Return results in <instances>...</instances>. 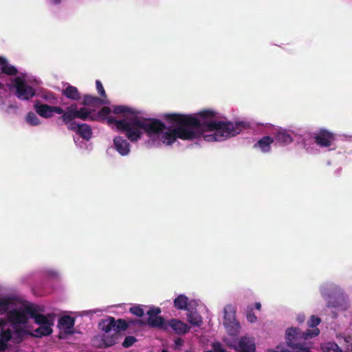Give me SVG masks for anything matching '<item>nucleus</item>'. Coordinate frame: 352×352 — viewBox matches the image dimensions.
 Wrapping results in <instances>:
<instances>
[{
    "instance_id": "22",
    "label": "nucleus",
    "mask_w": 352,
    "mask_h": 352,
    "mask_svg": "<svg viewBox=\"0 0 352 352\" xmlns=\"http://www.w3.org/2000/svg\"><path fill=\"white\" fill-rule=\"evenodd\" d=\"M274 140L280 144H289L293 141L292 135L285 129H280L277 131Z\"/></svg>"
},
{
    "instance_id": "44",
    "label": "nucleus",
    "mask_w": 352,
    "mask_h": 352,
    "mask_svg": "<svg viewBox=\"0 0 352 352\" xmlns=\"http://www.w3.org/2000/svg\"><path fill=\"white\" fill-rule=\"evenodd\" d=\"M52 111H53V115L54 113H57V114L61 115V116H63V114L65 112V111H64V109L63 108H61L60 107H58V106H52Z\"/></svg>"
},
{
    "instance_id": "29",
    "label": "nucleus",
    "mask_w": 352,
    "mask_h": 352,
    "mask_svg": "<svg viewBox=\"0 0 352 352\" xmlns=\"http://www.w3.org/2000/svg\"><path fill=\"white\" fill-rule=\"evenodd\" d=\"M187 320L190 324L199 327L202 324L201 318L196 313H190L187 314Z\"/></svg>"
},
{
    "instance_id": "6",
    "label": "nucleus",
    "mask_w": 352,
    "mask_h": 352,
    "mask_svg": "<svg viewBox=\"0 0 352 352\" xmlns=\"http://www.w3.org/2000/svg\"><path fill=\"white\" fill-rule=\"evenodd\" d=\"M92 110L86 107L78 108L76 104H72L65 109L63 116H60L58 119L66 124H70L72 122H76L75 119H80L82 121H92L93 114Z\"/></svg>"
},
{
    "instance_id": "30",
    "label": "nucleus",
    "mask_w": 352,
    "mask_h": 352,
    "mask_svg": "<svg viewBox=\"0 0 352 352\" xmlns=\"http://www.w3.org/2000/svg\"><path fill=\"white\" fill-rule=\"evenodd\" d=\"M199 116L204 119L203 121L199 120L201 122H217L216 120H208L213 118L215 116V113L212 110H204L199 113Z\"/></svg>"
},
{
    "instance_id": "31",
    "label": "nucleus",
    "mask_w": 352,
    "mask_h": 352,
    "mask_svg": "<svg viewBox=\"0 0 352 352\" xmlns=\"http://www.w3.org/2000/svg\"><path fill=\"white\" fill-rule=\"evenodd\" d=\"M324 352H342L336 342H328L322 346Z\"/></svg>"
},
{
    "instance_id": "15",
    "label": "nucleus",
    "mask_w": 352,
    "mask_h": 352,
    "mask_svg": "<svg viewBox=\"0 0 352 352\" xmlns=\"http://www.w3.org/2000/svg\"><path fill=\"white\" fill-rule=\"evenodd\" d=\"M75 324V319L70 316H63L58 320V327L67 334L73 333L72 329Z\"/></svg>"
},
{
    "instance_id": "50",
    "label": "nucleus",
    "mask_w": 352,
    "mask_h": 352,
    "mask_svg": "<svg viewBox=\"0 0 352 352\" xmlns=\"http://www.w3.org/2000/svg\"><path fill=\"white\" fill-rule=\"evenodd\" d=\"M274 352H291V351L289 350H282L280 351H274Z\"/></svg>"
},
{
    "instance_id": "53",
    "label": "nucleus",
    "mask_w": 352,
    "mask_h": 352,
    "mask_svg": "<svg viewBox=\"0 0 352 352\" xmlns=\"http://www.w3.org/2000/svg\"><path fill=\"white\" fill-rule=\"evenodd\" d=\"M0 299H1V298H0Z\"/></svg>"
},
{
    "instance_id": "35",
    "label": "nucleus",
    "mask_w": 352,
    "mask_h": 352,
    "mask_svg": "<svg viewBox=\"0 0 352 352\" xmlns=\"http://www.w3.org/2000/svg\"><path fill=\"white\" fill-rule=\"evenodd\" d=\"M12 338V333L10 329L1 330L0 333V339L8 343Z\"/></svg>"
},
{
    "instance_id": "32",
    "label": "nucleus",
    "mask_w": 352,
    "mask_h": 352,
    "mask_svg": "<svg viewBox=\"0 0 352 352\" xmlns=\"http://www.w3.org/2000/svg\"><path fill=\"white\" fill-rule=\"evenodd\" d=\"M26 122L32 126H37L41 123L39 118L35 113L30 111L26 116Z\"/></svg>"
},
{
    "instance_id": "25",
    "label": "nucleus",
    "mask_w": 352,
    "mask_h": 352,
    "mask_svg": "<svg viewBox=\"0 0 352 352\" xmlns=\"http://www.w3.org/2000/svg\"><path fill=\"white\" fill-rule=\"evenodd\" d=\"M188 298L184 294L179 295L174 300V306L179 310L187 309Z\"/></svg>"
},
{
    "instance_id": "13",
    "label": "nucleus",
    "mask_w": 352,
    "mask_h": 352,
    "mask_svg": "<svg viewBox=\"0 0 352 352\" xmlns=\"http://www.w3.org/2000/svg\"><path fill=\"white\" fill-rule=\"evenodd\" d=\"M170 328L177 335H184L190 331V327L186 323L175 318L167 321V331Z\"/></svg>"
},
{
    "instance_id": "40",
    "label": "nucleus",
    "mask_w": 352,
    "mask_h": 352,
    "mask_svg": "<svg viewBox=\"0 0 352 352\" xmlns=\"http://www.w3.org/2000/svg\"><path fill=\"white\" fill-rule=\"evenodd\" d=\"M96 89H97L98 94L100 96H101V97H102L101 98L107 100V96L106 94L105 90L103 87L102 82L99 80H97L96 81Z\"/></svg>"
},
{
    "instance_id": "45",
    "label": "nucleus",
    "mask_w": 352,
    "mask_h": 352,
    "mask_svg": "<svg viewBox=\"0 0 352 352\" xmlns=\"http://www.w3.org/2000/svg\"><path fill=\"white\" fill-rule=\"evenodd\" d=\"M8 343L0 339V352L5 351L8 349Z\"/></svg>"
},
{
    "instance_id": "41",
    "label": "nucleus",
    "mask_w": 352,
    "mask_h": 352,
    "mask_svg": "<svg viewBox=\"0 0 352 352\" xmlns=\"http://www.w3.org/2000/svg\"><path fill=\"white\" fill-rule=\"evenodd\" d=\"M161 313V309L160 307H152L147 311L148 318H154L159 316L158 315Z\"/></svg>"
},
{
    "instance_id": "51",
    "label": "nucleus",
    "mask_w": 352,
    "mask_h": 352,
    "mask_svg": "<svg viewBox=\"0 0 352 352\" xmlns=\"http://www.w3.org/2000/svg\"><path fill=\"white\" fill-rule=\"evenodd\" d=\"M3 85L2 83H1V82H0V89H3Z\"/></svg>"
},
{
    "instance_id": "47",
    "label": "nucleus",
    "mask_w": 352,
    "mask_h": 352,
    "mask_svg": "<svg viewBox=\"0 0 352 352\" xmlns=\"http://www.w3.org/2000/svg\"><path fill=\"white\" fill-rule=\"evenodd\" d=\"M261 308V304L260 302H256L255 303V309L257 310H260Z\"/></svg>"
},
{
    "instance_id": "28",
    "label": "nucleus",
    "mask_w": 352,
    "mask_h": 352,
    "mask_svg": "<svg viewBox=\"0 0 352 352\" xmlns=\"http://www.w3.org/2000/svg\"><path fill=\"white\" fill-rule=\"evenodd\" d=\"M38 96L49 103L54 104L56 102V97L55 94L50 91H43L38 94Z\"/></svg>"
},
{
    "instance_id": "1",
    "label": "nucleus",
    "mask_w": 352,
    "mask_h": 352,
    "mask_svg": "<svg viewBox=\"0 0 352 352\" xmlns=\"http://www.w3.org/2000/svg\"><path fill=\"white\" fill-rule=\"evenodd\" d=\"M162 118L171 124H177L175 128H167L161 133V140L167 145H171L177 139L193 140L203 135L207 142L223 141L231 136L239 134L245 128L243 122H204L191 115L177 113H164Z\"/></svg>"
},
{
    "instance_id": "38",
    "label": "nucleus",
    "mask_w": 352,
    "mask_h": 352,
    "mask_svg": "<svg viewBox=\"0 0 352 352\" xmlns=\"http://www.w3.org/2000/svg\"><path fill=\"white\" fill-rule=\"evenodd\" d=\"M106 120H107V123L109 124H114V125H116V129H118V131H120L122 127L120 126V123H123L124 122V118L121 119V120H117V119H116L113 116H109Z\"/></svg>"
},
{
    "instance_id": "17",
    "label": "nucleus",
    "mask_w": 352,
    "mask_h": 352,
    "mask_svg": "<svg viewBox=\"0 0 352 352\" xmlns=\"http://www.w3.org/2000/svg\"><path fill=\"white\" fill-rule=\"evenodd\" d=\"M82 104L85 106L97 107L102 104H109V101L97 96L85 94L83 96V101Z\"/></svg>"
},
{
    "instance_id": "27",
    "label": "nucleus",
    "mask_w": 352,
    "mask_h": 352,
    "mask_svg": "<svg viewBox=\"0 0 352 352\" xmlns=\"http://www.w3.org/2000/svg\"><path fill=\"white\" fill-rule=\"evenodd\" d=\"M14 329V333L16 336L15 340L17 343L21 342L25 335H29L30 331L25 330L23 327L19 326H12Z\"/></svg>"
},
{
    "instance_id": "52",
    "label": "nucleus",
    "mask_w": 352,
    "mask_h": 352,
    "mask_svg": "<svg viewBox=\"0 0 352 352\" xmlns=\"http://www.w3.org/2000/svg\"><path fill=\"white\" fill-rule=\"evenodd\" d=\"M161 352H169V351H167L166 349H163V350H162V351H161Z\"/></svg>"
},
{
    "instance_id": "48",
    "label": "nucleus",
    "mask_w": 352,
    "mask_h": 352,
    "mask_svg": "<svg viewBox=\"0 0 352 352\" xmlns=\"http://www.w3.org/2000/svg\"><path fill=\"white\" fill-rule=\"evenodd\" d=\"M6 324V322L3 318H0V328Z\"/></svg>"
},
{
    "instance_id": "21",
    "label": "nucleus",
    "mask_w": 352,
    "mask_h": 352,
    "mask_svg": "<svg viewBox=\"0 0 352 352\" xmlns=\"http://www.w3.org/2000/svg\"><path fill=\"white\" fill-rule=\"evenodd\" d=\"M63 95L66 98L75 101H78L81 98L80 94L77 87L72 85H68L65 89H63Z\"/></svg>"
},
{
    "instance_id": "14",
    "label": "nucleus",
    "mask_w": 352,
    "mask_h": 352,
    "mask_svg": "<svg viewBox=\"0 0 352 352\" xmlns=\"http://www.w3.org/2000/svg\"><path fill=\"white\" fill-rule=\"evenodd\" d=\"M115 149L122 155L126 156L130 153L131 145L126 139L121 136H116L113 139Z\"/></svg>"
},
{
    "instance_id": "2",
    "label": "nucleus",
    "mask_w": 352,
    "mask_h": 352,
    "mask_svg": "<svg viewBox=\"0 0 352 352\" xmlns=\"http://www.w3.org/2000/svg\"><path fill=\"white\" fill-rule=\"evenodd\" d=\"M98 327L104 332L101 336L102 343L100 346L103 348H108L118 343L122 338L120 332L126 330L124 319L116 320L112 316L102 320L98 324Z\"/></svg>"
},
{
    "instance_id": "34",
    "label": "nucleus",
    "mask_w": 352,
    "mask_h": 352,
    "mask_svg": "<svg viewBox=\"0 0 352 352\" xmlns=\"http://www.w3.org/2000/svg\"><path fill=\"white\" fill-rule=\"evenodd\" d=\"M113 112L115 114H121L124 113H132V110L131 108L126 106L116 105L113 107Z\"/></svg>"
},
{
    "instance_id": "49",
    "label": "nucleus",
    "mask_w": 352,
    "mask_h": 352,
    "mask_svg": "<svg viewBox=\"0 0 352 352\" xmlns=\"http://www.w3.org/2000/svg\"><path fill=\"white\" fill-rule=\"evenodd\" d=\"M60 1L61 0H53V2L55 3V4H58L60 3Z\"/></svg>"
},
{
    "instance_id": "46",
    "label": "nucleus",
    "mask_w": 352,
    "mask_h": 352,
    "mask_svg": "<svg viewBox=\"0 0 352 352\" xmlns=\"http://www.w3.org/2000/svg\"><path fill=\"white\" fill-rule=\"evenodd\" d=\"M175 348L178 349L179 347L182 346L184 344V340L180 338H176L175 340Z\"/></svg>"
},
{
    "instance_id": "20",
    "label": "nucleus",
    "mask_w": 352,
    "mask_h": 352,
    "mask_svg": "<svg viewBox=\"0 0 352 352\" xmlns=\"http://www.w3.org/2000/svg\"><path fill=\"white\" fill-rule=\"evenodd\" d=\"M0 67L1 72L8 76H14L18 73L16 68L9 65L7 60L2 56H0Z\"/></svg>"
},
{
    "instance_id": "37",
    "label": "nucleus",
    "mask_w": 352,
    "mask_h": 352,
    "mask_svg": "<svg viewBox=\"0 0 352 352\" xmlns=\"http://www.w3.org/2000/svg\"><path fill=\"white\" fill-rule=\"evenodd\" d=\"M137 342V339L135 337L133 336H128L126 337H125L122 344V346L124 347V348H129L130 346H131L135 342Z\"/></svg>"
},
{
    "instance_id": "5",
    "label": "nucleus",
    "mask_w": 352,
    "mask_h": 352,
    "mask_svg": "<svg viewBox=\"0 0 352 352\" xmlns=\"http://www.w3.org/2000/svg\"><path fill=\"white\" fill-rule=\"evenodd\" d=\"M121 130L120 132L132 142L139 140L142 134V119L137 116L124 118V122L120 123Z\"/></svg>"
},
{
    "instance_id": "8",
    "label": "nucleus",
    "mask_w": 352,
    "mask_h": 352,
    "mask_svg": "<svg viewBox=\"0 0 352 352\" xmlns=\"http://www.w3.org/2000/svg\"><path fill=\"white\" fill-rule=\"evenodd\" d=\"M142 119V129L149 138H153L160 135L165 129L166 124L157 118H145Z\"/></svg>"
},
{
    "instance_id": "23",
    "label": "nucleus",
    "mask_w": 352,
    "mask_h": 352,
    "mask_svg": "<svg viewBox=\"0 0 352 352\" xmlns=\"http://www.w3.org/2000/svg\"><path fill=\"white\" fill-rule=\"evenodd\" d=\"M241 352H255L254 344L247 338H242L239 343Z\"/></svg>"
},
{
    "instance_id": "36",
    "label": "nucleus",
    "mask_w": 352,
    "mask_h": 352,
    "mask_svg": "<svg viewBox=\"0 0 352 352\" xmlns=\"http://www.w3.org/2000/svg\"><path fill=\"white\" fill-rule=\"evenodd\" d=\"M321 319L319 317L311 316L309 320L307 321V325L312 329L318 328L317 326L320 323Z\"/></svg>"
},
{
    "instance_id": "7",
    "label": "nucleus",
    "mask_w": 352,
    "mask_h": 352,
    "mask_svg": "<svg viewBox=\"0 0 352 352\" xmlns=\"http://www.w3.org/2000/svg\"><path fill=\"white\" fill-rule=\"evenodd\" d=\"M223 325L231 336L235 335L239 328V323L236 320V309L230 304L224 307Z\"/></svg>"
},
{
    "instance_id": "19",
    "label": "nucleus",
    "mask_w": 352,
    "mask_h": 352,
    "mask_svg": "<svg viewBox=\"0 0 352 352\" xmlns=\"http://www.w3.org/2000/svg\"><path fill=\"white\" fill-rule=\"evenodd\" d=\"M148 324L149 326L158 328L161 330L167 331V322L165 321L164 318L162 316H157L153 318H148Z\"/></svg>"
},
{
    "instance_id": "39",
    "label": "nucleus",
    "mask_w": 352,
    "mask_h": 352,
    "mask_svg": "<svg viewBox=\"0 0 352 352\" xmlns=\"http://www.w3.org/2000/svg\"><path fill=\"white\" fill-rule=\"evenodd\" d=\"M129 311L132 314L138 317H142L144 314V311L141 305L133 306L130 308Z\"/></svg>"
},
{
    "instance_id": "11",
    "label": "nucleus",
    "mask_w": 352,
    "mask_h": 352,
    "mask_svg": "<svg viewBox=\"0 0 352 352\" xmlns=\"http://www.w3.org/2000/svg\"><path fill=\"white\" fill-rule=\"evenodd\" d=\"M67 128L68 130L75 132L87 141L92 138L93 132L91 127L86 123L72 122L67 125Z\"/></svg>"
},
{
    "instance_id": "33",
    "label": "nucleus",
    "mask_w": 352,
    "mask_h": 352,
    "mask_svg": "<svg viewBox=\"0 0 352 352\" xmlns=\"http://www.w3.org/2000/svg\"><path fill=\"white\" fill-rule=\"evenodd\" d=\"M126 322V329L131 326L142 327L146 324V323L140 319H124Z\"/></svg>"
},
{
    "instance_id": "26",
    "label": "nucleus",
    "mask_w": 352,
    "mask_h": 352,
    "mask_svg": "<svg viewBox=\"0 0 352 352\" xmlns=\"http://www.w3.org/2000/svg\"><path fill=\"white\" fill-rule=\"evenodd\" d=\"M14 303V298L5 297L0 299V315L5 314L9 310L10 305Z\"/></svg>"
},
{
    "instance_id": "16",
    "label": "nucleus",
    "mask_w": 352,
    "mask_h": 352,
    "mask_svg": "<svg viewBox=\"0 0 352 352\" xmlns=\"http://www.w3.org/2000/svg\"><path fill=\"white\" fill-rule=\"evenodd\" d=\"M34 109L36 113L44 118H50L53 116L52 106L41 104L38 101H36Z\"/></svg>"
},
{
    "instance_id": "12",
    "label": "nucleus",
    "mask_w": 352,
    "mask_h": 352,
    "mask_svg": "<svg viewBox=\"0 0 352 352\" xmlns=\"http://www.w3.org/2000/svg\"><path fill=\"white\" fill-rule=\"evenodd\" d=\"M314 138L316 144L320 147L331 146L335 140L334 135L325 129H321L314 135Z\"/></svg>"
},
{
    "instance_id": "42",
    "label": "nucleus",
    "mask_w": 352,
    "mask_h": 352,
    "mask_svg": "<svg viewBox=\"0 0 352 352\" xmlns=\"http://www.w3.org/2000/svg\"><path fill=\"white\" fill-rule=\"evenodd\" d=\"M213 352H226V350L223 347L222 344L219 342H214L212 344Z\"/></svg>"
},
{
    "instance_id": "3",
    "label": "nucleus",
    "mask_w": 352,
    "mask_h": 352,
    "mask_svg": "<svg viewBox=\"0 0 352 352\" xmlns=\"http://www.w3.org/2000/svg\"><path fill=\"white\" fill-rule=\"evenodd\" d=\"M320 333L318 328L314 329H307L302 332L300 329L291 327L287 329L285 339L287 344L293 350L294 352H312L311 346L301 340L313 338Z\"/></svg>"
},
{
    "instance_id": "24",
    "label": "nucleus",
    "mask_w": 352,
    "mask_h": 352,
    "mask_svg": "<svg viewBox=\"0 0 352 352\" xmlns=\"http://www.w3.org/2000/svg\"><path fill=\"white\" fill-rule=\"evenodd\" d=\"M111 112L110 107H103L96 114H93L92 121H104Z\"/></svg>"
},
{
    "instance_id": "18",
    "label": "nucleus",
    "mask_w": 352,
    "mask_h": 352,
    "mask_svg": "<svg viewBox=\"0 0 352 352\" xmlns=\"http://www.w3.org/2000/svg\"><path fill=\"white\" fill-rule=\"evenodd\" d=\"M273 138L266 135L261 138L254 145V148H259L263 153H268L271 150V145L274 142Z\"/></svg>"
},
{
    "instance_id": "9",
    "label": "nucleus",
    "mask_w": 352,
    "mask_h": 352,
    "mask_svg": "<svg viewBox=\"0 0 352 352\" xmlns=\"http://www.w3.org/2000/svg\"><path fill=\"white\" fill-rule=\"evenodd\" d=\"M14 87L16 96L21 100H29L36 94V90L20 77L14 79Z\"/></svg>"
},
{
    "instance_id": "43",
    "label": "nucleus",
    "mask_w": 352,
    "mask_h": 352,
    "mask_svg": "<svg viewBox=\"0 0 352 352\" xmlns=\"http://www.w3.org/2000/svg\"><path fill=\"white\" fill-rule=\"evenodd\" d=\"M246 317L247 320L251 323L255 322L257 319L256 316H255L254 313H253L252 310L248 313Z\"/></svg>"
},
{
    "instance_id": "10",
    "label": "nucleus",
    "mask_w": 352,
    "mask_h": 352,
    "mask_svg": "<svg viewBox=\"0 0 352 352\" xmlns=\"http://www.w3.org/2000/svg\"><path fill=\"white\" fill-rule=\"evenodd\" d=\"M27 307L24 309L20 308L8 311L7 320L12 326L25 325L28 322Z\"/></svg>"
},
{
    "instance_id": "4",
    "label": "nucleus",
    "mask_w": 352,
    "mask_h": 352,
    "mask_svg": "<svg viewBox=\"0 0 352 352\" xmlns=\"http://www.w3.org/2000/svg\"><path fill=\"white\" fill-rule=\"evenodd\" d=\"M27 311L31 318L34 320V322L39 325L33 332H30L29 335L32 337L42 338L48 336L52 333V327L54 325V316L52 314L43 315L38 314V309L33 305H28Z\"/></svg>"
}]
</instances>
